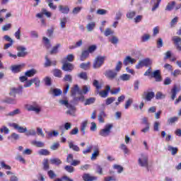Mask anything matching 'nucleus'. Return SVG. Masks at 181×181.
Masks as SVG:
<instances>
[{"mask_svg": "<svg viewBox=\"0 0 181 181\" xmlns=\"http://www.w3.org/2000/svg\"><path fill=\"white\" fill-rule=\"evenodd\" d=\"M90 88L91 86L89 85H84L82 87V90H80L78 85H74V87L71 88V97H74V99L69 104V115L76 117V111H77L76 105L78 104V101H84V95H83V94H87V93L90 91Z\"/></svg>", "mask_w": 181, "mask_h": 181, "instance_id": "obj_1", "label": "nucleus"}, {"mask_svg": "<svg viewBox=\"0 0 181 181\" xmlns=\"http://www.w3.org/2000/svg\"><path fill=\"white\" fill-rule=\"evenodd\" d=\"M138 163L139 166H141V168H146L147 169H148L149 158L148 157V155L145 153H141V157L138 160Z\"/></svg>", "mask_w": 181, "mask_h": 181, "instance_id": "obj_2", "label": "nucleus"}, {"mask_svg": "<svg viewBox=\"0 0 181 181\" xmlns=\"http://www.w3.org/2000/svg\"><path fill=\"white\" fill-rule=\"evenodd\" d=\"M105 76L106 78H108V80H117V81H119V78L117 79L118 72L113 69L107 70L105 72Z\"/></svg>", "mask_w": 181, "mask_h": 181, "instance_id": "obj_3", "label": "nucleus"}, {"mask_svg": "<svg viewBox=\"0 0 181 181\" xmlns=\"http://www.w3.org/2000/svg\"><path fill=\"white\" fill-rule=\"evenodd\" d=\"M152 66V61L149 58H146L139 62L138 64L136 65V69H139L142 67H151Z\"/></svg>", "mask_w": 181, "mask_h": 181, "instance_id": "obj_4", "label": "nucleus"}, {"mask_svg": "<svg viewBox=\"0 0 181 181\" xmlns=\"http://www.w3.org/2000/svg\"><path fill=\"white\" fill-rule=\"evenodd\" d=\"M105 62V57L98 56L93 62V69H100Z\"/></svg>", "mask_w": 181, "mask_h": 181, "instance_id": "obj_5", "label": "nucleus"}, {"mask_svg": "<svg viewBox=\"0 0 181 181\" xmlns=\"http://www.w3.org/2000/svg\"><path fill=\"white\" fill-rule=\"evenodd\" d=\"M111 128H112V124H106L105 126V128L101 129L99 135H100V136H108V135H110V134H111Z\"/></svg>", "mask_w": 181, "mask_h": 181, "instance_id": "obj_6", "label": "nucleus"}, {"mask_svg": "<svg viewBox=\"0 0 181 181\" xmlns=\"http://www.w3.org/2000/svg\"><path fill=\"white\" fill-rule=\"evenodd\" d=\"M155 98V92H144L142 95L143 100L145 101H152V99Z\"/></svg>", "mask_w": 181, "mask_h": 181, "instance_id": "obj_7", "label": "nucleus"}, {"mask_svg": "<svg viewBox=\"0 0 181 181\" xmlns=\"http://www.w3.org/2000/svg\"><path fill=\"white\" fill-rule=\"evenodd\" d=\"M172 41L177 47V50L181 52V37L179 36H173L172 37Z\"/></svg>", "mask_w": 181, "mask_h": 181, "instance_id": "obj_8", "label": "nucleus"}, {"mask_svg": "<svg viewBox=\"0 0 181 181\" xmlns=\"http://www.w3.org/2000/svg\"><path fill=\"white\" fill-rule=\"evenodd\" d=\"M28 111H33L35 114H40V111H42V108L37 105H28L27 107Z\"/></svg>", "mask_w": 181, "mask_h": 181, "instance_id": "obj_9", "label": "nucleus"}, {"mask_svg": "<svg viewBox=\"0 0 181 181\" xmlns=\"http://www.w3.org/2000/svg\"><path fill=\"white\" fill-rule=\"evenodd\" d=\"M17 50L18 52L17 53L18 57H25V56L28 54V52H26V48H25V47H18Z\"/></svg>", "mask_w": 181, "mask_h": 181, "instance_id": "obj_10", "label": "nucleus"}, {"mask_svg": "<svg viewBox=\"0 0 181 181\" xmlns=\"http://www.w3.org/2000/svg\"><path fill=\"white\" fill-rule=\"evenodd\" d=\"M151 77L155 78L156 81L158 83L162 81V75H160V70H156L153 72V74L151 75Z\"/></svg>", "mask_w": 181, "mask_h": 181, "instance_id": "obj_11", "label": "nucleus"}, {"mask_svg": "<svg viewBox=\"0 0 181 181\" xmlns=\"http://www.w3.org/2000/svg\"><path fill=\"white\" fill-rule=\"evenodd\" d=\"M11 127H13L15 129H18V132L21 134H24V132H26L28 131V129L23 128V127L19 126V124L16 123H12Z\"/></svg>", "mask_w": 181, "mask_h": 181, "instance_id": "obj_12", "label": "nucleus"}, {"mask_svg": "<svg viewBox=\"0 0 181 181\" xmlns=\"http://www.w3.org/2000/svg\"><path fill=\"white\" fill-rule=\"evenodd\" d=\"M62 70L64 71H69V55L62 59Z\"/></svg>", "mask_w": 181, "mask_h": 181, "instance_id": "obj_13", "label": "nucleus"}, {"mask_svg": "<svg viewBox=\"0 0 181 181\" xmlns=\"http://www.w3.org/2000/svg\"><path fill=\"white\" fill-rule=\"evenodd\" d=\"M22 88H23V86H20L19 88H11L10 91V95H13L14 97L16 94H21L22 93Z\"/></svg>", "mask_w": 181, "mask_h": 181, "instance_id": "obj_14", "label": "nucleus"}, {"mask_svg": "<svg viewBox=\"0 0 181 181\" xmlns=\"http://www.w3.org/2000/svg\"><path fill=\"white\" fill-rule=\"evenodd\" d=\"M83 180L84 181H95L97 180L98 177L95 176H91L90 174L85 173L83 175Z\"/></svg>", "mask_w": 181, "mask_h": 181, "instance_id": "obj_15", "label": "nucleus"}, {"mask_svg": "<svg viewBox=\"0 0 181 181\" xmlns=\"http://www.w3.org/2000/svg\"><path fill=\"white\" fill-rule=\"evenodd\" d=\"M136 60L134 58H132L129 56H127L123 61V64L124 66H127V64H129V63H131V64H134V63H136Z\"/></svg>", "mask_w": 181, "mask_h": 181, "instance_id": "obj_16", "label": "nucleus"}, {"mask_svg": "<svg viewBox=\"0 0 181 181\" xmlns=\"http://www.w3.org/2000/svg\"><path fill=\"white\" fill-rule=\"evenodd\" d=\"M179 93V89L177 88V86H175L172 89H171V100L173 101L176 98V95Z\"/></svg>", "mask_w": 181, "mask_h": 181, "instance_id": "obj_17", "label": "nucleus"}, {"mask_svg": "<svg viewBox=\"0 0 181 181\" xmlns=\"http://www.w3.org/2000/svg\"><path fill=\"white\" fill-rule=\"evenodd\" d=\"M59 11L61 13H69V6L64 5H59Z\"/></svg>", "mask_w": 181, "mask_h": 181, "instance_id": "obj_18", "label": "nucleus"}, {"mask_svg": "<svg viewBox=\"0 0 181 181\" xmlns=\"http://www.w3.org/2000/svg\"><path fill=\"white\" fill-rule=\"evenodd\" d=\"M59 129L62 132L61 136H63L65 132L69 130V122H66L65 124L60 126Z\"/></svg>", "mask_w": 181, "mask_h": 181, "instance_id": "obj_19", "label": "nucleus"}, {"mask_svg": "<svg viewBox=\"0 0 181 181\" xmlns=\"http://www.w3.org/2000/svg\"><path fill=\"white\" fill-rule=\"evenodd\" d=\"M62 90L59 88L51 89V94H52L54 97H59V95H62Z\"/></svg>", "mask_w": 181, "mask_h": 181, "instance_id": "obj_20", "label": "nucleus"}, {"mask_svg": "<svg viewBox=\"0 0 181 181\" xmlns=\"http://www.w3.org/2000/svg\"><path fill=\"white\" fill-rule=\"evenodd\" d=\"M87 124H88V122H87V120H86V121L83 122L81 124L80 131H81L82 135L86 134V128H87Z\"/></svg>", "mask_w": 181, "mask_h": 181, "instance_id": "obj_21", "label": "nucleus"}, {"mask_svg": "<svg viewBox=\"0 0 181 181\" xmlns=\"http://www.w3.org/2000/svg\"><path fill=\"white\" fill-rule=\"evenodd\" d=\"M175 6H176V1L169 2L165 7V11H170L175 8Z\"/></svg>", "mask_w": 181, "mask_h": 181, "instance_id": "obj_22", "label": "nucleus"}, {"mask_svg": "<svg viewBox=\"0 0 181 181\" xmlns=\"http://www.w3.org/2000/svg\"><path fill=\"white\" fill-rule=\"evenodd\" d=\"M168 151H169V152H171V154L173 156H175V155H176V153H177V151H179V148H177V147H173L172 146H168Z\"/></svg>", "mask_w": 181, "mask_h": 181, "instance_id": "obj_23", "label": "nucleus"}, {"mask_svg": "<svg viewBox=\"0 0 181 181\" xmlns=\"http://www.w3.org/2000/svg\"><path fill=\"white\" fill-rule=\"evenodd\" d=\"M32 145H34V146H36L37 148H44L45 147V143L39 141H33L31 142Z\"/></svg>", "mask_w": 181, "mask_h": 181, "instance_id": "obj_24", "label": "nucleus"}, {"mask_svg": "<svg viewBox=\"0 0 181 181\" xmlns=\"http://www.w3.org/2000/svg\"><path fill=\"white\" fill-rule=\"evenodd\" d=\"M36 73H37V71H36V69H31V70L27 71L25 73V76H26V77H33V76H35Z\"/></svg>", "mask_w": 181, "mask_h": 181, "instance_id": "obj_25", "label": "nucleus"}, {"mask_svg": "<svg viewBox=\"0 0 181 181\" xmlns=\"http://www.w3.org/2000/svg\"><path fill=\"white\" fill-rule=\"evenodd\" d=\"M98 156H100V150L98 148H96L92 153V156L90 157L91 160H95Z\"/></svg>", "mask_w": 181, "mask_h": 181, "instance_id": "obj_26", "label": "nucleus"}, {"mask_svg": "<svg viewBox=\"0 0 181 181\" xmlns=\"http://www.w3.org/2000/svg\"><path fill=\"white\" fill-rule=\"evenodd\" d=\"M47 138H52V136H58L59 132L57 130H54L52 132H47Z\"/></svg>", "mask_w": 181, "mask_h": 181, "instance_id": "obj_27", "label": "nucleus"}, {"mask_svg": "<svg viewBox=\"0 0 181 181\" xmlns=\"http://www.w3.org/2000/svg\"><path fill=\"white\" fill-rule=\"evenodd\" d=\"M60 46V44H57L55 46H54L50 51V54H56L57 53H59V48Z\"/></svg>", "mask_w": 181, "mask_h": 181, "instance_id": "obj_28", "label": "nucleus"}, {"mask_svg": "<svg viewBox=\"0 0 181 181\" xmlns=\"http://www.w3.org/2000/svg\"><path fill=\"white\" fill-rule=\"evenodd\" d=\"M94 28H95V22L89 23L86 25V29H87L88 32H92V30H94Z\"/></svg>", "mask_w": 181, "mask_h": 181, "instance_id": "obj_29", "label": "nucleus"}, {"mask_svg": "<svg viewBox=\"0 0 181 181\" xmlns=\"http://www.w3.org/2000/svg\"><path fill=\"white\" fill-rule=\"evenodd\" d=\"M93 87H95L96 90H101L103 86L101 85V83H100V82L95 79L93 80Z\"/></svg>", "mask_w": 181, "mask_h": 181, "instance_id": "obj_30", "label": "nucleus"}, {"mask_svg": "<svg viewBox=\"0 0 181 181\" xmlns=\"http://www.w3.org/2000/svg\"><path fill=\"white\" fill-rule=\"evenodd\" d=\"M134 103V100L132 98H129L125 104H124V110H128L132 105V103Z\"/></svg>", "mask_w": 181, "mask_h": 181, "instance_id": "obj_31", "label": "nucleus"}, {"mask_svg": "<svg viewBox=\"0 0 181 181\" xmlns=\"http://www.w3.org/2000/svg\"><path fill=\"white\" fill-rule=\"evenodd\" d=\"M42 165H43V169H44V170H49V159L45 158V159L43 160Z\"/></svg>", "mask_w": 181, "mask_h": 181, "instance_id": "obj_32", "label": "nucleus"}, {"mask_svg": "<svg viewBox=\"0 0 181 181\" xmlns=\"http://www.w3.org/2000/svg\"><path fill=\"white\" fill-rule=\"evenodd\" d=\"M49 161L52 165H62V160L59 158H50Z\"/></svg>", "mask_w": 181, "mask_h": 181, "instance_id": "obj_33", "label": "nucleus"}, {"mask_svg": "<svg viewBox=\"0 0 181 181\" xmlns=\"http://www.w3.org/2000/svg\"><path fill=\"white\" fill-rule=\"evenodd\" d=\"M120 149H122V151H124V153L125 155L129 153V149H128V147L127 145L122 144L119 146Z\"/></svg>", "mask_w": 181, "mask_h": 181, "instance_id": "obj_34", "label": "nucleus"}, {"mask_svg": "<svg viewBox=\"0 0 181 181\" xmlns=\"http://www.w3.org/2000/svg\"><path fill=\"white\" fill-rule=\"evenodd\" d=\"M46 2L48 3V6L53 11H56L57 9V6L54 5L52 2L53 0H46Z\"/></svg>", "mask_w": 181, "mask_h": 181, "instance_id": "obj_35", "label": "nucleus"}, {"mask_svg": "<svg viewBox=\"0 0 181 181\" xmlns=\"http://www.w3.org/2000/svg\"><path fill=\"white\" fill-rule=\"evenodd\" d=\"M88 56H90V52H88V50L83 51L81 56V60H85V59H87Z\"/></svg>", "mask_w": 181, "mask_h": 181, "instance_id": "obj_36", "label": "nucleus"}, {"mask_svg": "<svg viewBox=\"0 0 181 181\" xmlns=\"http://www.w3.org/2000/svg\"><path fill=\"white\" fill-rule=\"evenodd\" d=\"M69 148L73 149V151H75V152H80V147H78L77 145H75L72 142L69 143Z\"/></svg>", "mask_w": 181, "mask_h": 181, "instance_id": "obj_37", "label": "nucleus"}, {"mask_svg": "<svg viewBox=\"0 0 181 181\" xmlns=\"http://www.w3.org/2000/svg\"><path fill=\"white\" fill-rule=\"evenodd\" d=\"M20 112L21 110H19V109H16L15 110L6 114V117H14V115H18V114H20Z\"/></svg>", "mask_w": 181, "mask_h": 181, "instance_id": "obj_38", "label": "nucleus"}, {"mask_svg": "<svg viewBox=\"0 0 181 181\" xmlns=\"http://www.w3.org/2000/svg\"><path fill=\"white\" fill-rule=\"evenodd\" d=\"M22 66L21 65H15L11 66V70L13 73H19L21 71Z\"/></svg>", "mask_w": 181, "mask_h": 181, "instance_id": "obj_39", "label": "nucleus"}, {"mask_svg": "<svg viewBox=\"0 0 181 181\" xmlns=\"http://www.w3.org/2000/svg\"><path fill=\"white\" fill-rule=\"evenodd\" d=\"M120 80L122 81H128L129 78H131V76L128 75V74H123L119 76Z\"/></svg>", "mask_w": 181, "mask_h": 181, "instance_id": "obj_40", "label": "nucleus"}, {"mask_svg": "<svg viewBox=\"0 0 181 181\" xmlns=\"http://www.w3.org/2000/svg\"><path fill=\"white\" fill-rule=\"evenodd\" d=\"M178 119H179V117H170V119H168V124L169 125L172 124H175V122H177Z\"/></svg>", "mask_w": 181, "mask_h": 181, "instance_id": "obj_41", "label": "nucleus"}, {"mask_svg": "<svg viewBox=\"0 0 181 181\" xmlns=\"http://www.w3.org/2000/svg\"><path fill=\"white\" fill-rule=\"evenodd\" d=\"M94 103H95V98H90L86 99L85 105H90L91 104H94Z\"/></svg>", "mask_w": 181, "mask_h": 181, "instance_id": "obj_42", "label": "nucleus"}, {"mask_svg": "<svg viewBox=\"0 0 181 181\" xmlns=\"http://www.w3.org/2000/svg\"><path fill=\"white\" fill-rule=\"evenodd\" d=\"M121 69H122V62L119 61L117 64H116L115 71H117V73L121 71Z\"/></svg>", "mask_w": 181, "mask_h": 181, "instance_id": "obj_43", "label": "nucleus"}, {"mask_svg": "<svg viewBox=\"0 0 181 181\" xmlns=\"http://www.w3.org/2000/svg\"><path fill=\"white\" fill-rule=\"evenodd\" d=\"M39 155L47 156L50 155V152L47 149H41L38 151Z\"/></svg>", "mask_w": 181, "mask_h": 181, "instance_id": "obj_44", "label": "nucleus"}, {"mask_svg": "<svg viewBox=\"0 0 181 181\" xmlns=\"http://www.w3.org/2000/svg\"><path fill=\"white\" fill-rule=\"evenodd\" d=\"M66 23H67L66 18H63L60 20V26L62 29H64V28H66Z\"/></svg>", "mask_w": 181, "mask_h": 181, "instance_id": "obj_45", "label": "nucleus"}, {"mask_svg": "<svg viewBox=\"0 0 181 181\" xmlns=\"http://www.w3.org/2000/svg\"><path fill=\"white\" fill-rule=\"evenodd\" d=\"M119 91H121V88H112L110 90V94L112 95H117V94H119Z\"/></svg>", "mask_w": 181, "mask_h": 181, "instance_id": "obj_46", "label": "nucleus"}, {"mask_svg": "<svg viewBox=\"0 0 181 181\" xmlns=\"http://www.w3.org/2000/svg\"><path fill=\"white\" fill-rule=\"evenodd\" d=\"M11 28L12 24L8 23L1 27V30H3V32H6V30H9V29H11Z\"/></svg>", "mask_w": 181, "mask_h": 181, "instance_id": "obj_47", "label": "nucleus"}, {"mask_svg": "<svg viewBox=\"0 0 181 181\" xmlns=\"http://www.w3.org/2000/svg\"><path fill=\"white\" fill-rule=\"evenodd\" d=\"M83 9V7H75L74 8V9L72 10V13L74 15H77V13H80V12H81V10Z\"/></svg>", "mask_w": 181, "mask_h": 181, "instance_id": "obj_48", "label": "nucleus"}, {"mask_svg": "<svg viewBox=\"0 0 181 181\" xmlns=\"http://www.w3.org/2000/svg\"><path fill=\"white\" fill-rule=\"evenodd\" d=\"M53 74L55 77H62V71L60 69H54Z\"/></svg>", "mask_w": 181, "mask_h": 181, "instance_id": "obj_49", "label": "nucleus"}, {"mask_svg": "<svg viewBox=\"0 0 181 181\" xmlns=\"http://www.w3.org/2000/svg\"><path fill=\"white\" fill-rule=\"evenodd\" d=\"M157 2L154 4L153 8H151L152 12H155L156 9L159 8V5L160 4V2H162V0H156Z\"/></svg>", "mask_w": 181, "mask_h": 181, "instance_id": "obj_50", "label": "nucleus"}, {"mask_svg": "<svg viewBox=\"0 0 181 181\" xmlns=\"http://www.w3.org/2000/svg\"><path fill=\"white\" fill-rule=\"evenodd\" d=\"M135 15H136V12L135 11H130L127 13L126 16L128 19H134Z\"/></svg>", "mask_w": 181, "mask_h": 181, "instance_id": "obj_51", "label": "nucleus"}, {"mask_svg": "<svg viewBox=\"0 0 181 181\" xmlns=\"http://www.w3.org/2000/svg\"><path fill=\"white\" fill-rule=\"evenodd\" d=\"M81 69H83V70H88L90 69V62L88 63H82L80 64Z\"/></svg>", "mask_w": 181, "mask_h": 181, "instance_id": "obj_52", "label": "nucleus"}, {"mask_svg": "<svg viewBox=\"0 0 181 181\" xmlns=\"http://www.w3.org/2000/svg\"><path fill=\"white\" fill-rule=\"evenodd\" d=\"M142 19H144V16L138 15L134 18V21L135 23H139V22L142 21Z\"/></svg>", "mask_w": 181, "mask_h": 181, "instance_id": "obj_53", "label": "nucleus"}, {"mask_svg": "<svg viewBox=\"0 0 181 181\" xmlns=\"http://www.w3.org/2000/svg\"><path fill=\"white\" fill-rule=\"evenodd\" d=\"M25 135H27V136H30V135L35 136V135H36V129H30L28 132H26Z\"/></svg>", "mask_w": 181, "mask_h": 181, "instance_id": "obj_54", "label": "nucleus"}, {"mask_svg": "<svg viewBox=\"0 0 181 181\" xmlns=\"http://www.w3.org/2000/svg\"><path fill=\"white\" fill-rule=\"evenodd\" d=\"M114 101H115V97L107 98L105 100V104L106 105H110V104H112Z\"/></svg>", "mask_w": 181, "mask_h": 181, "instance_id": "obj_55", "label": "nucleus"}, {"mask_svg": "<svg viewBox=\"0 0 181 181\" xmlns=\"http://www.w3.org/2000/svg\"><path fill=\"white\" fill-rule=\"evenodd\" d=\"M104 34L106 37L110 36V35H114V30H111V28H106Z\"/></svg>", "mask_w": 181, "mask_h": 181, "instance_id": "obj_56", "label": "nucleus"}, {"mask_svg": "<svg viewBox=\"0 0 181 181\" xmlns=\"http://www.w3.org/2000/svg\"><path fill=\"white\" fill-rule=\"evenodd\" d=\"M78 77L80 78H82V80H88V76H87V73L86 72H81L78 74Z\"/></svg>", "mask_w": 181, "mask_h": 181, "instance_id": "obj_57", "label": "nucleus"}, {"mask_svg": "<svg viewBox=\"0 0 181 181\" xmlns=\"http://www.w3.org/2000/svg\"><path fill=\"white\" fill-rule=\"evenodd\" d=\"M113 168L116 169L119 173H122L124 170V168L119 165H115Z\"/></svg>", "mask_w": 181, "mask_h": 181, "instance_id": "obj_58", "label": "nucleus"}, {"mask_svg": "<svg viewBox=\"0 0 181 181\" xmlns=\"http://www.w3.org/2000/svg\"><path fill=\"white\" fill-rule=\"evenodd\" d=\"M112 45H117L119 42L118 37L112 36L111 39L109 40Z\"/></svg>", "mask_w": 181, "mask_h": 181, "instance_id": "obj_59", "label": "nucleus"}, {"mask_svg": "<svg viewBox=\"0 0 181 181\" xmlns=\"http://www.w3.org/2000/svg\"><path fill=\"white\" fill-rule=\"evenodd\" d=\"M99 95H100L102 98H107V97H108V92L106 90H101L99 92Z\"/></svg>", "mask_w": 181, "mask_h": 181, "instance_id": "obj_60", "label": "nucleus"}, {"mask_svg": "<svg viewBox=\"0 0 181 181\" xmlns=\"http://www.w3.org/2000/svg\"><path fill=\"white\" fill-rule=\"evenodd\" d=\"M162 98H165V95L162 94L161 92H157L156 94V100H162Z\"/></svg>", "mask_w": 181, "mask_h": 181, "instance_id": "obj_61", "label": "nucleus"}, {"mask_svg": "<svg viewBox=\"0 0 181 181\" xmlns=\"http://www.w3.org/2000/svg\"><path fill=\"white\" fill-rule=\"evenodd\" d=\"M42 12L44 15H45V16H47V18L52 17V13L49 11H48L47 10H46L45 8H42Z\"/></svg>", "mask_w": 181, "mask_h": 181, "instance_id": "obj_62", "label": "nucleus"}, {"mask_svg": "<svg viewBox=\"0 0 181 181\" xmlns=\"http://www.w3.org/2000/svg\"><path fill=\"white\" fill-rule=\"evenodd\" d=\"M104 115H105V113L104 112H101L100 113V115L98 117V119L99 121V122H104V118L103 117H104Z\"/></svg>", "mask_w": 181, "mask_h": 181, "instance_id": "obj_63", "label": "nucleus"}, {"mask_svg": "<svg viewBox=\"0 0 181 181\" xmlns=\"http://www.w3.org/2000/svg\"><path fill=\"white\" fill-rule=\"evenodd\" d=\"M97 49V46L95 45H91L88 48V52L89 53H93V52H95V50Z\"/></svg>", "mask_w": 181, "mask_h": 181, "instance_id": "obj_64", "label": "nucleus"}]
</instances>
